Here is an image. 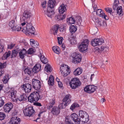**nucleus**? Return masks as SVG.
I'll list each match as a JSON object with an SVG mask.
<instances>
[{
    "label": "nucleus",
    "mask_w": 124,
    "mask_h": 124,
    "mask_svg": "<svg viewBox=\"0 0 124 124\" xmlns=\"http://www.w3.org/2000/svg\"><path fill=\"white\" fill-rule=\"evenodd\" d=\"M70 70L67 65L64 64L62 65L59 72L63 76L65 77L68 75L70 73Z\"/></svg>",
    "instance_id": "39448f33"
},
{
    "label": "nucleus",
    "mask_w": 124,
    "mask_h": 124,
    "mask_svg": "<svg viewBox=\"0 0 124 124\" xmlns=\"http://www.w3.org/2000/svg\"><path fill=\"white\" fill-rule=\"evenodd\" d=\"M104 42V40L102 39H93L91 43L92 46H95L101 45Z\"/></svg>",
    "instance_id": "4468645a"
},
{
    "label": "nucleus",
    "mask_w": 124,
    "mask_h": 124,
    "mask_svg": "<svg viewBox=\"0 0 124 124\" xmlns=\"http://www.w3.org/2000/svg\"><path fill=\"white\" fill-rule=\"evenodd\" d=\"M72 62L74 63L80 62L81 60V54L78 53H74L71 54L70 57Z\"/></svg>",
    "instance_id": "7ed1b4c3"
},
{
    "label": "nucleus",
    "mask_w": 124,
    "mask_h": 124,
    "mask_svg": "<svg viewBox=\"0 0 124 124\" xmlns=\"http://www.w3.org/2000/svg\"><path fill=\"white\" fill-rule=\"evenodd\" d=\"M41 68L40 64L37 63L33 68L32 69V72L34 73H36L40 71Z\"/></svg>",
    "instance_id": "4be33fe9"
},
{
    "label": "nucleus",
    "mask_w": 124,
    "mask_h": 124,
    "mask_svg": "<svg viewBox=\"0 0 124 124\" xmlns=\"http://www.w3.org/2000/svg\"><path fill=\"white\" fill-rule=\"evenodd\" d=\"M13 106V104L10 102H8L5 104L3 107L4 111L7 113H8Z\"/></svg>",
    "instance_id": "f3484780"
},
{
    "label": "nucleus",
    "mask_w": 124,
    "mask_h": 124,
    "mask_svg": "<svg viewBox=\"0 0 124 124\" xmlns=\"http://www.w3.org/2000/svg\"><path fill=\"white\" fill-rule=\"evenodd\" d=\"M82 71L83 70L82 69L80 68H78L73 71V73L75 75H79L82 73Z\"/></svg>",
    "instance_id": "bb28decb"
},
{
    "label": "nucleus",
    "mask_w": 124,
    "mask_h": 124,
    "mask_svg": "<svg viewBox=\"0 0 124 124\" xmlns=\"http://www.w3.org/2000/svg\"><path fill=\"white\" fill-rule=\"evenodd\" d=\"M26 96L25 95H21L20 97L18 98H17V101L18 100H19L20 101H25L26 100Z\"/></svg>",
    "instance_id": "37998d69"
},
{
    "label": "nucleus",
    "mask_w": 124,
    "mask_h": 124,
    "mask_svg": "<svg viewBox=\"0 0 124 124\" xmlns=\"http://www.w3.org/2000/svg\"><path fill=\"white\" fill-rule=\"evenodd\" d=\"M116 9V12L118 16H122L123 15V12L122 7L121 6L117 7Z\"/></svg>",
    "instance_id": "393cba45"
},
{
    "label": "nucleus",
    "mask_w": 124,
    "mask_h": 124,
    "mask_svg": "<svg viewBox=\"0 0 124 124\" xmlns=\"http://www.w3.org/2000/svg\"><path fill=\"white\" fill-rule=\"evenodd\" d=\"M20 119L16 116H13L9 122V124H20Z\"/></svg>",
    "instance_id": "6ab92c4d"
},
{
    "label": "nucleus",
    "mask_w": 124,
    "mask_h": 124,
    "mask_svg": "<svg viewBox=\"0 0 124 124\" xmlns=\"http://www.w3.org/2000/svg\"><path fill=\"white\" fill-rule=\"evenodd\" d=\"M105 10L107 12L109 13H110L112 12V9L110 8H105Z\"/></svg>",
    "instance_id": "680f3d73"
},
{
    "label": "nucleus",
    "mask_w": 124,
    "mask_h": 124,
    "mask_svg": "<svg viewBox=\"0 0 124 124\" xmlns=\"http://www.w3.org/2000/svg\"><path fill=\"white\" fill-rule=\"evenodd\" d=\"M4 46L2 43H1L0 40V54L4 50Z\"/></svg>",
    "instance_id": "bf43d9fd"
},
{
    "label": "nucleus",
    "mask_w": 124,
    "mask_h": 124,
    "mask_svg": "<svg viewBox=\"0 0 124 124\" xmlns=\"http://www.w3.org/2000/svg\"><path fill=\"white\" fill-rule=\"evenodd\" d=\"M92 6L93 7L94 9V11H95V10H96L97 8V5L96 4H95L94 2H93L92 3Z\"/></svg>",
    "instance_id": "052dcab7"
},
{
    "label": "nucleus",
    "mask_w": 124,
    "mask_h": 124,
    "mask_svg": "<svg viewBox=\"0 0 124 124\" xmlns=\"http://www.w3.org/2000/svg\"><path fill=\"white\" fill-rule=\"evenodd\" d=\"M51 113L54 115H58L60 112V110L58 107L55 106L52 108Z\"/></svg>",
    "instance_id": "b1692460"
},
{
    "label": "nucleus",
    "mask_w": 124,
    "mask_h": 124,
    "mask_svg": "<svg viewBox=\"0 0 124 124\" xmlns=\"http://www.w3.org/2000/svg\"><path fill=\"white\" fill-rule=\"evenodd\" d=\"M71 98L70 95L68 94L65 96V97L62 100V101L63 102H65L69 104L71 102Z\"/></svg>",
    "instance_id": "5701e85b"
},
{
    "label": "nucleus",
    "mask_w": 124,
    "mask_h": 124,
    "mask_svg": "<svg viewBox=\"0 0 124 124\" xmlns=\"http://www.w3.org/2000/svg\"><path fill=\"white\" fill-rule=\"evenodd\" d=\"M57 39L58 44L60 45L62 44V41L63 39V38L61 37H58Z\"/></svg>",
    "instance_id": "6e6d98bb"
},
{
    "label": "nucleus",
    "mask_w": 124,
    "mask_h": 124,
    "mask_svg": "<svg viewBox=\"0 0 124 124\" xmlns=\"http://www.w3.org/2000/svg\"><path fill=\"white\" fill-rule=\"evenodd\" d=\"M52 49L54 52L57 54H58L60 53V48L57 46H54L52 47Z\"/></svg>",
    "instance_id": "58836bf2"
},
{
    "label": "nucleus",
    "mask_w": 124,
    "mask_h": 124,
    "mask_svg": "<svg viewBox=\"0 0 124 124\" xmlns=\"http://www.w3.org/2000/svg\"><path fill=\"white\" fill-rule=\"evenodd\" d=\"M15 44H12L10 45H8V48L10 49H12L14 47Z\"/></svg>",
    "instance_id": "69168bd1"
},
{
    "label": "nucleus",
    "mask_w": 124,
    "mask_h": 124,
    "mask_svg": "<svg viewBox=\"0 0 124 124\" xmlns=\"http://www.w3.org/2000/svg\"><path fill=\"white\" fill-rule=\"evenodd\" d=\"M77 30V27L76 26L71 25L70 27V31L72 33H74Z\"/></svg>",
    "instance_id": "2f4dec72"
},
{
    "label": "nucleus",
    "mask_w": 124,
    "mask_h": 124,
    "mask_svg": "<svg viewBox=\"0 0 124 124\" xmlns=\"http://www.w3.org/2000/svg\"><path fill=\"white\" fill-rule=\"evenodd\" d=\"M101 51L106 52L108 51L109 47L108 46H102L101 47Z\"/></svg>",
    "instance_id": "49530a36"
},
{
    "label": "nucleus",
    "mask_w": 124,
    "mask_h": 124,
    "mask_svg": "<svg viewBox=\"0 0 124 124\" xmlns=\"http://www.w3.org/2000/svg\"><path fill=\"white\" fill-rule=\"evenodd\" d=\"M59 87L63 89V87L62 83L61 82H59L58 83Z\"/></svg>",
    "instance_id": "774afa93"
},
{
    "label": "nucleus",
    "mask_w": 124,
    "mask_h": 124,
    "mask_svg": "<svg viewBox=\"0 0 124 124\" xmlns=\"http://www.w3.org/2000/svg\"><path fill=\"white\" fill-rule=\"evenodd\" d=\"M31 13L28 11L26 10L24 11L22 15L20 17V21L21 26H23L25 25L26 23L29 20L31 16Z\"/></svg>",
    "instance_id": "f257e3e1"
},
{
    "label": "nucleus",
    "mask_w": 124,
    "mask_h": 124,
    "mask_svg": "<svg viewBox=\"0 0 124 124\" xmlns=\"http://www.w3.org/2000/svg\"><path fill=\"white\" fill-rule=\"evenodd\" d=\"M6 75L3 78L2 81L4 83H6L8 81L9 78L8 76Z\"/></svg>",
    "instance_id": "3c124183"
},
{
    "label": "nucleus",
    "mask_w": 124,
    "mask_h": 124,
    "mask_svg": "<svg viewBox=\"0 0 124 124\" xmlns=\"http://www.w3.org/2000/svg\"><path fill=\"white\" fill-rule=\"evenodd\" d=\"M40 96L38 92H33L31 93L28 98V101L34 103L37 101L40 98Z\"/></svg>",
    "instance_id": "20e7f679"
},
{
    "label": "nucleus",
    "mask_w": 124,
    "mask_h": 124,
    "mask_svg": "<svg viewBox=\"0 0 124 124\" xmlns=\"http://www.w3.org/2000/svg\"><path fill=\"white\" fill-rule=\"evenodd\" d=\"M46 1H44L42 3V6L43 8V9H45L44 10H46V8H45V7H46Z\"/></svg>",
    "instance_id": "e2e57ef3"
},
{
    "label": "nucleus",
    "mask_w": 124,
    "mask_h": 124,
    "mask_svg": "<svg viewBox=\"0 0 124 124\" xmlns=\"http://www.w3.org/2000/svg\"><path fill=\"white\" fill-rule=\"evenodd\" d=\"M66 16L65 14L63 15L62 14L56 16L55 17L57 18V20L58 21L63 20L65 17Z\"/></svg>",
    "instance_id": "f704fd0d"
},
{
    "label": "nucleus",
    "mask_w": 124,
    "mask_h": 124,
    "mask_svg": "<svg viewBox=\"0 0 124 124\" xmlns=\"http://www.w3.org/2000/svg\"><path fill=\"white\" fill-rule=\"evenodd\" d=\"M24 115L27 116H30L35 113V111L32 107H27L23 111Z\"/></svg>",
    "instance_id": "1a4fd4ad"
},
{
    "label": "nucleus",
    "mask_w": 124,
    "mask_h": 124,
    "mask_svg": "<svg viewBox=\"0 0 124 124\" xmlns=\"http://www.w3.org/2000/svg\"><path fill=\"white\" fill-rule=\"evenodd\" d=\"M69 84L71 87L73 89H75L78 86H80L81 84L79 79L77 78L72 79Z\"/></svg>",
    "instance_id": "423d86ee"
},
{
    "label": "nucleus",
    "mask_w": 124,
    "mask_h": 124,
    "mask_svg": "<svg viewBox=\"0 0 124 124\" xmlns=\"http://www.w3.org/2000/svg\"><path fill=\"white\" fill-rule=\"evenodd\" d=\"M21 87L24 89L26 93L30 92L31 89V85L29 83L25 84L23 85Z\"/></svg>",
    "instance_id": "dca6fc26"
},
{
    "label": "nucleus",
    "mask_w": 124,
    "mask_h": 124,
    "mask_svg": "<svg viewBox=\"0 0 124 124\" xmlns=\"http://www.w3.org/2000/svg\"><path fill=\"white\" fill-rule=\"evenodd\" d=\"M45 70L48 72H50L52 71V69L51 66L48 64H46L45 67Z\"/></svg>",
    "instance_id": "ea45409f"
},
{
    "label": "nucleus",
    "mask_w": 124,
    "mask_h": 124,
    "mask_svg": "<svg viewBox=\"0 0 124 124\" xmlns=\"http://www.w3.org/2000/svg\"><path fill=\"white\" fill-rule=\"evenodd\" d=\"M48 9L53 8L56 4L55 0H49L47 3Z\"/></svg>",
    "instance_id": "aec40b11"
},
{
    "label": "nucleus",
    "mask_w": 124,
    "mask_h": 124,
    "mask_svg": "<svg viewBox=\"0 0 124 124\" xmlns=\"http://www.w3.org/2000/svg\"><path fill=\"white\" fill-rule=\"evenodd\" d=\"M32 85L34 88L37 90L40 89L41 84L40 81L39 80L33 79L32 81Z\"/></svg>",
    "instance_id": "f8f14e48"
},
{
    "label": "nucleus",
    "mask_w": 124,
    "mask_h": 124,
    "mask_svg": "<svg viewBox=\"0 0 124 124\" xmlns=\"http://www.w3.org/2000/svg\"><path fill=\"white\" fill-rule=\"evenodd\" d=\"M15 24V21L14 20H12L10 21L9 22V26L12 29V28L15 27L14 25Z\"/></svg>",
    "instance_id": "603ef678"
},
{
    "label": "nucleus",
    "mask_w": 124,
    "mask_h": 124,
    "mask_svg": "<svg viewBox=\"0 0 124 124\" xmlns=\"http://www.w3.org/2000/svg\"><path fill=\"white\" fill-rule=\"evenodd\" d=\"M79 106L78 104L77 103H73L70 106V109L72 110H73L76 107Z\"/></svg>",
    "instance_id": "a18cd8bd"
},
{
    "label": "nucleus",
    "mask_w": 124,
    "mask_h": 124,
    "mask_svg": "<svg viewBox=\"0 0 124 124\" xmlns=\"http://www.w3.org/2000/svg\"><path fill=\"white\" fill-rule=\"evenodd\" d=\"M55 98H53L50 99L48 108L49 109L52 107L55 103Z\"/></svg>",
    "instance_id": "a878e982"
},
{
    "label": "nucleus",
    "mask_w": 124,
    "mask_h": 124,
    "mask_svg": "<svg viewBox=\"0 0 124 124\" xmlns=\"http://www.w3.org/2000/svg\"><path fill=\"white\" fill-rule=\"evenodd\" d=\"M97 88L96 86L93 85H88L85 86L84 89L85 92L91 93L95 91Z\"/></svg>",
    "instance_id": "9d476101"
},
{
    "label": "nucleus",
    "mask_w": 124,
    "mask_h": 124,
    "mask_svg": "<svg viewBox=\"0 0 124 124\" xmlns=\"http://www.w3.org/2000/svg\"><path fill=\"white\" fill-rule=\"evenodd\" d=\"M88 114L82 110H80L79 112V116L81 117L88 115Z\"/></svg>",
    "instance_id": "79ce46f5"
},
{
    "label": "nucleus",
    "mask_w": 124,
    "mask_h": 124,
    "mask_svg": "<svg viewBox=\"0 0 124 124\" xmlns=\"http://www.w3.org/2000/svg\"><path fill=\"white\" fill-rule=\"evenodd\" d=\"M67 21L68 24H70L74 23L75 22V19L72 17L67 18Z\"/></svg>",
    "instance_id": "c9c22d12"
},
{
    "label": "nucleus",
    "mask_w": 124,
    "mask_h": 124,
    "mask_svg": "<svg viewBox=\"0 0 124 124\" xmlns=\"http://www.w3.org/2000/svg\"><path fill=\"white\" fill-rule=\"evenodd\" d=\"M93 21L95 22L96 24L99 27L102 26L105 28L107 26V24L106 21H103L101 19L98 18L97 17H93Z\"/></svg>",
    "instance_id": "0eeeda50"
},
{
    "label": "nucleus",
    "mask_w": 124,
    "mask_h": 124,
    "mask_svg": "<svg viewBox=\"0 0 124 124\" xmlns=\"http://www.w3.org/2000/svg\"><path fill=\"white\" fill-rule=\"evenodd\" d=\"M66 7V5L63 4H62L58 8V10L59 13L61 14H63L67 10Z\"/></svg>",
    "instance_id": "412c9836"
},
{
    "label": "nucleus",
    "mask_w": 124,
    "mask_h": 124,
    "mask_svg": "<svg viewBox=\"0 0 124 124\" xmlns=\"http://www.w3.org/2000/svg\"><path fill=\"white\" fill-rule=\"evenodd\" d=\"M119 4L118 0H115L114 5H113V8L114 10L116 9L118 5Z\"/></svg>",
    "instance_id": "de8ad7c7"
},
{
    "label": "nucleus",
    "mask_w": 124,
    "mask_h": 124,
    "mask_svg": "<svg viewBox=\"0 0 124 124\" xmlns=\"http://www.w3.org/2000/svg\"><path fill=\"white\" fill-rule=\"evenodd\" d=\"M6 62L3 63H0V69L5 68L6 66Z\"/></svg>",
    "instance_id": "4d7b16f0"
},
{
    "label": "nucleus",
    "mask_w": 124,
    "mask_h": 124,
    "mask_svg": "<svg viewBox=\"0 0 124 124\" xmlns=\"http://www.w3.org/2000/svg\"><path fill=\"white\" fill-rule=\"evenodd\" d=\"M5 116V115L4 113L0 112V120H3Z\"/></svg>",
    "instance_id": "13d9d810"
},
{
    "label": "nucleus",
    "mask_w": 124,
    "mask_h": 124,
    "mask_svg": "<svg viewBox=\"0 0 124 124\" xmlns=\"http://www.w3.org/2000/svg\"><path fill=\"white\" fill-rule=\"evenodd\" d=\"M30 44L31 46L35 48L39 46V44L38 42L35 41L33 39H30Z\"/></svg>",
    "instance_id": "cd10ccee"
},
{
    "label": "nucleus",
    "mask_w": 124,
    "mask_h": 124,
    "mask_svg": "<svg viewBox=\"0 0 124 124\" xmlns=\"http://www.w3.org/2000/svg\"><path fill=\"white\" fill-rule=\"evenodd\" d=\"M54 77L52 75H51L48 81V84L53 85L54 83Z\"/></svg>",
    "instance_id": "7c9ffc66"
},
{
    "label": "nucleus",
    "mask_w": 124,
    "mask_h": 124,
    "mask_svg": "<svg viewBox=\"0 0 124 124\" xmlns=\"http://www.w3.org/2000/svg\"><path fill=\"white\" fill-rule=\"evenodd\" d=\"M97 15L99 16L102 17L103 18L105 19V20H107L108 19V16L105 15V14L103 13V11L101 9H98L96 11Z\"/></svg>",
    "instance_id": "a211bd4d"
},
{
    "label": "nucleus",
    "mask_w": 124,
    "mask_h": 124,
    "mask_svg": "<svg viewBox=\"0 0 124 124\" xmlns=\"http://www.w3.org/2000/svg\"><path fill=\"white\" fill-rule=\"evenodd\" d=\"M89 42V41L87 39L84 40L83 42L79 46L80 51L83 52L87 49V45Z\"/></svg>",
    "instance_id": "9b49d317"
},
{
    "label": "nucleus",
    "mask_w": 124,
    "mask_h": 124,
    "mask_svg": "<svg viewBox=\"0 0 124 124\" xmlns=\"http://www.w3.org/2000/svg\"><path fill=\"white\" fill-rule=\"evenodd\" d=\"M11 52L9 51L8 52H6L4 55L2 57V58L3 60L7 59V58L9 57L11 55Z\"/></svg>",
    "instance_id": "e433bc0d"
},
{
    "label": "nucleus",
    "mask_w": 124,
    "mask_h": 124,
    "mask_svg": "<svg viewBox=\"0 0 124 124\" xmlns=\"http://www.w3.org/2000/svg\"><path fill=\"white\" fill-rule=\"evenodd\" d=\"M69 105L67 103L65 102H63L60 104L59 105L58 108L60 109H62L65 108L66 106Z\"/></svg>",
    "instance_id": "4c0bfd02"
},
{
    "label": "nucleus",
    "mask_w": 124,
    "mask_h": 124,
    "mask_svg": "<svg viewBox=\"0 0 124 124\" xmlns=\"http://www.w3.org/2000/svg\"><path fill=\"white\" fill-rule=\"evenodd\" d=\"M31 69L27 68L24 70V72L25 74L29 75L31 72Z\"/></svg>",
    "instance_id": "09e8293b"
},
{
    "label": "nucleus",
    "mask_w": 124,
    "mask_h": 124,
    "mask_svg": "<svg viewBox=\"0 0 124 124\" xmlns=\"http://www.w3.org/2000/svg\"><path fill=\"white\" fill-rule=\"evenodd\" d=\"M76 20L75 22L76 21L79 25H81V22L82 21L81 17L80 16H78L76 17Z\"/></svg>",
    "instance_id": "c03bdc74"
},
{
    "label": "nucleus",
    "mask_w": 124,
    "mask_h": 124,
    "mask_svg": "<svg viewBox=\"0 0 124 124\" xmlns=\"http://www.w3.org/2000/svg\"><path fill=\"white\" fill-rule=\"evenodd\" d=\"M18 52L16 51V50H14L12 53L11 55V58H13L16 57L17 55Z\"/></svg>",
    "instance_id": "864d4df0"
},
{
    "label": "nucleus",
    "mask_w": 124,
    "mask_h": 124,
    "mask_svg": "<svg viewBox=\"0 0 124 124\" xmlns=\"http://www.w3.org/2000/svg\"><path fill=\"white\" fill-rule=\"evenodd\" d=\"M27 52L24 49L21 51L19 53V56L20 58L22 59L24 58Z\"/></svg>",
    "instance_id": "c756f323"
},
{
    "label": "nucleus",
    "mask_w": 124,
    "mask_h": 124,
    "mask_svg": "<svg viewBox=\"0 0 124 124\" xmlns=\"http://www.w3.org/2000/svg\"><path fill=\"white\" fill-rule=\"evenodd\" d=\"M4 104V100L2 98L0 97V107L2 106Z\"/></svg>",
    "instance_id": "0e129e2a"
},
{
    "label": "nucleus",
    "mask_w": 124,
    "mask_h": 124,
    "mask_svg": "<svg viewBox=\"0 0 124 124\" xmlns=\"http://www.w3.org/2000/svg\"><path fill=\"white\" fill-rule=\"evenodd\" d=\"M54 9L52 8L50 9H48V7H47V10L43 9L44 11V13L45 16L51 17L54 14V12L53 9Z\"/></svg>",
    "instance_id": "2eb2a0df"
},
{
    "label": "nucleus",
    "mask_w": 124,
    "mask_h": 124,
    "mask_svg": "<svg viewBox=\"0 0 124 124\" xmlns=\"http://www.w3.org/2000/svg\"><path fill=\"white\" fill-rule=\"evenodd\" d=\"M84 117H81V120L85 123H87L89 120L88 115H86Z\"/></svg>",
    "instance_id": "a19ab883"
},
{
    "label": "nucleus",
    "mask_w": 124,
    "mask_h": 124,
    "mask_svg": "<svg viewBox=\"0 0 124 124\" xmlns=\"http://www.w3.org/2000/svg\"><path fill=\"white\" fill-rule=\"evenodd\" d=\"M59 25H56L54 26V28L51 30V31L55 35L59 29Z\"/></svg>",
    "instance_id": "473e14b6"
},
{
    "label": "nucleus",
    "mask_w": 124,
    "mask_h": 124,
    "mask_svg": "<svg viewBox=\"0 0 124 124\" xmlns=\"http://www.w3.org/2000/svg\"><path fill=\"white\" fill-rule=\"evenodd\" d=\"M70 116L74 121L73 123L70 119V117L67 116L65 117V122L67 124H80V119L78 118V115L75 113L72 114Z\"/></svg>",
    "instance_id": "f03ea898"
},
{
    "label": "nucleus",
    "mask_w": 124,
    "mask_h": 124,
    "mask_svg": "<svg viewBox=\"0 0 124 124\" xmlns=\"http://www.w3.org/2000/svg\"><path fill=\"white\" fill-rule=\"evenodd\" d=\"M33 104L34 105H36L38 106H42L41 103L38 102H34Z\"/></svg>",
    "instance_id": "338daca9"
},
{
    "label": "nucleus",
    "mask_w": 124,
    "mask_h": 124,
    "mask_svg": "<svg viewBox=\"0 0 124 124\" xmlns=\"http://www.w3.org/2000/svg\"><path fill=\"white\" fill-rule=\"evenodd\" d=\"M16 93V91L13 88L11 89L8 92V93L10 94V98L13 101L17 102Z\"/></svg>",
    "instance_id": "ddd939ff"
},
{
    "label": "nucleus",
    "mask_w": 124,
    "mask_h": 124,
    "mask_svg": "<svg viewBox=\"0 0 124 124\" xmlns=\"http://www.w3.org/2000/svg\"><path fill=\"white\" fill-rule=\"evenodd\" d=\"M23 26H21V24L20 26L17 25H16V27H17V28H16V27H14L12 28V30L13 31H18L21 30L22 31H23V30L25 29L23 27V28L22 27Z\"/></svg>",
    "instance_id": "72a5a7b5"
},
{
    "label": "nucleus",
    "mask_w": 124,
    "mask_h": 124,
    "mask_svg": "<svg viewBox=\"0 0 124 124\" xmlns=\"http://www.w3.org/2000/svg\"><path fill=\"white\" fill-rule=\"evenodd\" d=\"M70 42L72 44H73L76 43V40L74 38H71L70 39Z\"/></svg>",
    "instance_id": "5fc2aeb1"
},
{
    "label": "nucleus",
    "mask_w": 124,
    "mask_h": 124,
    "mask_svg": "<svg viewBox=\"0 0 124 124\" xmlns=\"http://www.w3.org/2000/svg\"><path fill=\"white\" fill-rule=\"evenodd\" d=\"M24 31L26 29L27 33H30L31 34L34 35L35 29L34 28L32 24L30 23H28L26 24L25 27H24Z\"/></svg>",
    "instance_id": "6e6552de"
},
{
    "label": "nucleus",
    "mask_w": 124,
    "mask_h": 124,
    "mask_svg": "<svg viewBox=\"0 0 124 124\" xmlns=\"http://www.w3.org/2000/svg\"><path fill=\"white\" fill-rule=\"evenodd\" d=\"M40 59L41 62L43 63L46 64L48 62V60L46 58L44 55L40 52Z\"/></svg>",
    "instance_id": "c85d7f7f"
},
{
    "label": "nucleus",
    "mask_w": 124,
    "mask_h": 124,
    "mask_svg": "<svg viewBox=\"0 0 124 124\" xmlns=\"http://www.w3.org/2000/svg\"><path fill=\"white\" fill-rule=\"evenodd\" d=\"M35 52V49L31 48H29L28 51L27 53L29 54H31Z\"/></svg>",
    "instance_id": "8fccbe9b"
}]
</instances>
